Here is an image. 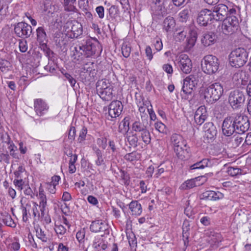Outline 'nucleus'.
Segmentation results:
<instances>
[{
    "label": "nucleus",
    "mask_w": 251,
    "mask_h": 251,
    "mask_svg": "<svg viewBox=\"0 0 251 251\" xmlns=\"http://www.w3.org/2000/svg\"><path fill=\"white\" fill-rule=\"evenodd\" d=\"M111 86L109 83H107L105 80H99L97 83L96 85V90L97 92H99V90H101V91L104 90L108 87H110Z\"/></svg>",
    "instance_id": "obj_43"
},
{
    "label": "nucleus",
    "mask_w": 251,
    "mask_h": 251,
    "mask_svg": "<svg viewBox=\"0 0 251 251\" xmlns=\"http://www.w3.org/2000/svg\"><path fill=\"white\" fill-rule=\"evenodd\" d=\"M175 24L174 18L168 16L165 18L163 22L164 29L166 31H170L174 27Z\"/></svg>",
    "instance_id": "obj_36"
},
{
    "label": "nucleus",
    "mask_w": 251,
    "mask_h": 251,
    "mask_svg": "<svg viewBox=\"0 0 251 251\" xmlns=\"http://www.w3.org/2000/svg\"><path fill=\"white\" fill-rule=\"evenodd\" d=\"M242 134H238L237 136L234 135L233 137L234 140V145L238 146L241 143L243 142L244 137L241 136Z\"/></svg>",
    "instance_id": "obj_59"
},
{
    "label": "nucleus",
    "mask_w": 251,
    "mask_h": 251,
    "mask_svg": "<svg viewBox=\"0 0 251 251\" xmlns=\"http://www.w3.org/2000/svg\"><path fill=\"white\" fill-rule=\"evenodd\" d=\"M223 92L222 84L219 82H214L205 89L204 98L207 102L213 103L220 99Z\"/></svg>",
    "instance_id": "obj_3"
},
{
    "label": "nucleus",
    "mask_w": 251,
    "mask_h": 251,
    "mask_svg": "<svg viewBox=\"0 0 251 251\" xmlns=\"http://www.w3.org/2000/svg\"><path fill=\"white\" fill-rule=\"evenodd\" d=\"M66 31L68 33L71 31L70 37L77 38L82 34V26L80 23L77 21H68L64 26Z\"/></svg>",
    "instance_id": "obj_11"
},
{
    "label": "nucleus",
    "mask_w": 251,
    "mask_h": 251,
    "mask_svg": "<svg viewBox=\"0 0 251 251\" xmlns=\"http://www.w3.org/2000/svg\"><path fill=\"white\" fill-rule=\"evenodd\" d=\"M203 131L204 137L210 140H213L217 133L216 127L212 122L206 123L204 125Z\"/></svg>",
    "instance_id": "obj_17"
},
{
    "label": "nucleus",
    "mask_w": 251,
    "mask_h": 251,
    "mask_svg": "<svg viewBox=\"0 0 251 251\" xmlns=\"http://www.w3.org/2000/svg\"><path fill=\"white\" fill-rule=\"evenodd\" d=\"M203 197L208 200L216 201L224 198V195L219 191H207L203 193Z\"/></svg>",
    "instance_id": "obj_26"
},
{
    "label": "nucleus",
    "mask_w": 251,
    "mask_h": 251,
    "mask_svg": "<svg viewBox=\"0 0 251 251\" xmlns=\"http://www.w3.org/2000/svg\"><path fill=\"white\" fill-rule=\"evenodd\" d=\"M153 45L157 51H160L163 48V44L161 39L159 38H155L154 41Z\"/></svg>",
    "instance_id": "obj_54"
},
{
    "label": "nucleus",
    "mask_w": 251,
    "mask_h": 251,
    "mask_svg": "<svg viewBox=\"0 0 251 251\" xmlns=\"http://www.w3.org/2000/svg\"><path fill=\"white\" fill-rule=\"evenodd\" d=\"M129 208L132 215H140L142 211L141 205L136 201H132L129 204Z\"/></svg>",
    "instance_id": "obj_33"
},
{
    "label": "nucleus",
    "mask_w": 251,
    "mask_h": 251,
    "mask_svg": "<svg viewBox=\"0 0 251 251\" xmlns=\"http://www.w3.org/2000/svg\"><path fill=\"white\" fill-rule=\"evenodd\" d=\"M75 2L76 0H64L63 5L64 10L67 12L77 13L78 10L74 5Z\"/></svg>",
    "instance_id": "obj_30"
},
{
    "label": "nucleus",
    "mask_w": 251,
    "mask_h": 251,
    "mask_svg": "<svg viewBox=\"0 0 251 251\" xmlns=\"http://www.w3.org/2000/svg\"><path fill=\"white\" fill-rule=\"evenodd\" d=\"M212 20H214V18L212 10L203 9L198 13L197 22L199 25L205 26Z\"/></svg>",
    "instance_id": "obj_13"
},
{
    "label": "nucleus",
    "mask_w": 251,
    "mask_h": 251,
    "mask_svg": "<svg viewBox=\"0 0 251 251\" xmlns=\"http://www.w3.org/2000/svg\"><path fill=\"white\" fill-rule=\"evenodd\" d=\"M97 143L99 146L104 150L107 147V139L105 137L100 138L97 139Z\"/></svg>",
    "instance_id": "obj_58"
},
{
    "label": "nucleus",
    "mask_w": 251,
    "mask_h": 251,
    "mask_svg": "<svg viewBox=\"0 0 251 251\" xmlns=\"http://www.w3.org/2000/svg\"><path fill=\"white\" fill-rule=\"evenodd\" d=\"M34 106L35 112L39 116H42L49 108L46 102L40 99L34 100Z\"/></svg>",
    "instance_id": "obj_19"
},
{
    "label": "nucleus",
    "mask_w": 251,
    "mask_h": 251,
    "mask_svg": "<svg viewBox=\"0 0 251 251\" xmlns=\"http://www.w3.org/2000/svg\"><path fill=\"white\" fill-rule=\"evenodd\" d=\"M149 124L148 121L144 120L134 122L132 125V129L136 132H139V137L146 144L151 142V137L148 129Z\"/></svg>",
    "instance_id": "obj_5"
},
{
    "label": "nucleus",
    "mask_w": 251,
    "mask_h": 251,
    "mask_svg": "<svg viewBox=\"0 0 251 251\" xmlns=\"http://www.w3.org/2000/svg\"><path fill=\"white\" fill-rule=\"evenodd\" d=\"M198 177L191 179L185 181L180 186V188L183 190H188L194 187L200 186V183L198 182Z\"/></svg>",
    "instance_id": "obj_31"
},
{
    "label": "nucleus",
    "mask_w": 251,
    "mask_h": 251,
    "mask_svg": "<svg viewBox=\"0 0 251 251\" xmlns=\"http://www.w3.org/2000/svg\"><path fill=\"white\" fill-rule=\"evenodd\" d=\"M186 35L187 31L183 30L176 33V39L179 41H182L185 38Z\"/></svg>",
    "instance_id": "obj_63"
},
{
    "label": "nucleus",
    "mask_w": 251,
    "mask_h": 251,
    "mask_svg": "<svg viewBox=\"0 0 251 251\" xmlns=\"http://www.w3.org/2000/svg\"><path fill=\"white\" fill-rule=\"evenodd\" d=\"M83 50L84 56L86 57H89L94 55L96 51L95 46L90 40H87L85 44H83Z\"/></svg>",
    "instance_id": "obj_25"
},
{
    "label": "nucleus",
    "mask_w": 251,
    "mask_h": 251,
    "mask_svg": "<svg viewBox=\"0 0 251 251\" xmlns=\"http://www.w3.org/2000/svg\"><path fill=\"white\" fill-rule=\"evenodd\" d=\"M71 57L73 60H79L84 56V51L83 50V44L81 43L76 45L75 47H72Z\"/></svg>",
    "instance_id": "obj_18"
},
{
    "label": "nucleus",
    "mask_w": 251,
    "mask_h": 251,
    "mask_svg": "<svg viewBox=\"0 0 251 251\" xmlns=\"http://www.w3.org/2000/svg\"><path fill=\"white\" fill-rule=\"evenodd\" d=\"M155 128L160 133H165L166 131V126L161 122L155 123Z\"/></svg>",
    "instance_id": "obj_52"
},
{
    "label": "nucleus",
    "mask_w": 251,
    "mask_h": 251,
    "mask_svg": "<svg viewBox=\"0 0 251 251\" xmlns=\"http://www.w3.org/2000/svg\"><path fill=\"white\" fill-rule=\"evenodd\" d=\"M87 133V129L86 127L83 126L79 132V135L77 139L78 142L81 143L83 142L86 139Z\"/></svg>",
    "instance_id": "obj_50"
},
{
    "label": "nucleus",
    "mask_w": 251,
    "mask_h": 251,
    "mask_svg": "<svg viewBox=\"0 0 251 251\" xmlns=\"http://www.w3.org/2000/svg\"><path fill=\"white\" fill-rule=\"evenodd\" d=\"M54 230L57 234L63 235L66 232V228L62 225H55Z\"/></svg>",
    "instance_id": "obj_55"
},
{
    "label": "nucleus",
    "mask_w": 251,
    "mask_h": 251,
    "mask_svg": "<svg viewBox=\"0 0 251 251\" xmlns=\"http://www.w3.org/2000/svg\"><path fill=\"white\" fill-rule=\"evenodd\" d=\"M233 9H236V8L228 7L225 4L219 3L212 8V12L214 20L216 21H223L229 15L230 11Z\"/></svg>",
    "instance_id": "obj_9"
},
{
    "label": "nucleus",
    "mask_w": 251,
    "mask_h": 251,
    "mask_svg": "<svg viewBox=\"0 0 251 251\" xmlns=\"http://www.w3.org/2000/svg\"><path fill=\"white\" fill-rule=\"evenodd\" d=\"M131 52V48L126 44H123L122 47V53L123 55L127 58L129 56Z\"/></svg>",
    "instance_id": "obj_48"
},
{
    "label": "nucleus",
    "mask_w": 251,
    "mask_h": 251,
    "mask_svg": "<svg viewBox=\"0 0 251 251\" xmlns=\"http://www.w3.org/2000/svg\"><path fill=\"white\" fill-rule=\"evenodd\" d=\"M177 64L181 71L184 74H189L192 71V61L187 54H181L179 56Z\"/></svg>",
    "instance_id": "obj_12"
},
{
    "label": "nucleus",
    "mask_w": 251,
    "mask_h": 251,
    "mask_svg": "<svg viewBox=\"0 0 251 251\" xmlns=\"http://www.w3.org/2000/svg\"><path fill=\"white\" fill-rule=\"evenodd\" d=\"M64 75V76L65 77V78H66V79H67L69 82H70L71 85L74 87L75 84V83H76V80L75 78H74L73 77V76L70 75L69 74V73H62Z\"/></svg>",
    "instance_id": "obj_61"
},
{
    "label": "nucleus",
    "mask_w": 251,
    "mask_h": 251,
    "mask_svg": "<svg viewBox=\"0 0 251 251\" xmlns=\"http://www.w3.org/2000/svg\"><path fill=\"white\" fill-rule=\"evenodd\" d=\"M123 109V105L119 100L112 101L108 106V114L112 118L118 117Z\"/></svg>",
    "instance_id": "obj_15"
},
{
    "label": "nucleus",
    "mask_w": 251,
    "mask_h": 251,
    "mask_svg": "<svg viewBox=\"0 0 251 251\" xmlns=\"http://www.w3.org/2000/svg\"><path fill=\"white\" fill-rule=\"evenodd\" d=\"M127 141L129 144L133 147H136L138 146V142L139 140L137 134H133L127 137Z\"/></svg>",
    "instance_id": "obj_45"
},
{
    "label": "nucleus",
    "mask_w": 251,
    "mask_h": 251,
    "mask_svg": "<svg viewBox=\"0 0 251 251\" xmlns=\"http://www.w3.org/2000/svg\"><path fill=\"white\" fill-rule=\"evenodd\" d=\"M216 41V35L212 32L204 33L201 37V43L204 47L213 45Z\"/></svg>",
    "instance_id": "obj_21"
},
{
    "label": "nucleus",
    "mask_w": 251,
    "mask_h": 251,
    "mask_svg": "<svg viewBox=\"0 0 251 251\" xmlns=\"http://www.w3.org/2000/svg\"><path fill=\"white\" fill-rule=\"evenodd\" d=\"M14 184L18 188L19 190L21 191L23 189L25 185V181L22 178H15L13 181Z\"/></svg>",
    "instance_id": "obj_51"
},
{
    "label": "nucleus",
    "mask_w": 251,
    "mask_h": 251,
    "mask_svg": "<svg viewBox=\"0 0 251 251\" xmlns=\"http://www.w3.org/2000/svg\"><path fill=\"white\" fill-rule=\"evenodd\" d=\"M210 164L211 162L209 159L204 158L191 165L190 168L191 170L203 169L205 167H209L211 165Z\"/></svg>",
    "instance_id": "obj_29"
},
{
    "label": "nucleus",
    "mask_w": 251,
    "mask_h": 251,
    "mask_svg": "<svg viewBox=\"0 0 251 251\" xmlns=\"http://www.w3.org/2000/svg\"><path fill=\"white\" fill-rule=\"evenodd\" d=\"M133 62L134 64L136 66H139L141 65V60L139 58V53L138 51L135 52L132 54Z\"/></svg>",
    "instance_id": "obj_57"
},
{
    "label": "nucleus",
    "mask_w": 251,
    "mask_h": 251,
    "mask_svg": "<svg viewBox=\"0 0 251 251\" xmlns=\"http://www.w3.org/2000/svg\"><path fill=\"white\" fill-rule=\"evenodd\" d=\"M195 87L191 84L189 82L184 79L183 85L182 88V91L186 95L191 94L193 90Z\"/></svg>",
    "instance_id": "obj_38"
},
{
    "label": "nucleus",
    "mask_w": 251,
    "mask_h": 251,
    "mask_svg": "<svg viewBox=\"0 0 251 251\" xmlns=\"http://www.w3.org/2000/svg\"><path fill=\"white\" fill-rule=\"evenodd\" d=\"M120 176L122 179L125 185L129 184L130 181V176L129 174L126 171L123 170L120 171Z\"/></svg>",
    "instance_id": "obj_49"
},
{
    "label": "nucleus",
    "mask_w": 251,
    "mask_h": 251,
    "mask_svg": "<svg viewBox=\"0 0 251 251\" xmlns=\"http://www.w3.org/2000/svg\"><path fill=\"white\" fill-rule=\"evenodd\" d=\"M223 238L219 233L211 232L208 242L212 245L217 246L222 241Z\"/></svg>",
    "instance_id": "obj_35"
},
{
    "label": "nucleus",
    "mask_w": 251,
    "mask_h": 251,
    "mask_svg": "<svg viewBox=\"0 0 251 251\" xmlns=\"http://www.w3.org/2000/svg\"><path fill=\"white\" fill-rule=\"evenodd\" d=\"M189 17V11L187 9H185L180 11L178 14L179 20L181 22H186Z\"/></svg>",
    "instance_id": "obj_44"
},
{
    "label": "nucleus",
    "mask_w": 251,
    "mask_h": 251,
    "mask_svg": "<svg viewBox=\"0 0 251 251\" xmlns=\"http://www.w3.org/2000/svg\"><path fill=\"white\" fill-rule=\"evenodd\" d=\"M25 171V168L22 166H20L17 170L14 172L16 178H22V174Z\"/></svg>",
    "instance_id": "obj_60"
},
{
    "label": "nucleus",
    "mask_w": 251,
    "mask_h": 251,
    "mask_svg": "<svg viewBox=\"0 0 251 251\" xmlns=\"http://www.w3.org/2000/svg\"><path fill=\"white\" fill-rule=\"evenodd\" d=\"M227 172L229 175L232 176H235L241 174V170L238 168L229 167L227 169Z\"/></svg>",
    "instance_id": "obj_47"
},
{
    "label": "nucleus",
    "mask_w": 251,
    "mask_h": 251,
    "mask_svg": "<svg viewBox=\"0 0 251 251\" xmlns=\"http://www.w3.org/2000/svg\"><path fill=\"white\" fill-rule=\"evenodd\" d=\"M2 222L7 226L11 227H14L16 226V224L12 219L11 216L8 214L3 217Z\"/></svg>",
    "instance_id": "obj_41"
},
{
    "label": "nucleus",
    "mask_w": 251,
    "mask_h": 251,
    "mask_svg": "<svg viewBox=\"0 0 251 251\" xmlns=\"http://www.w3.org/2000/svg\"><path fill=\"white\" fill-rule=\"evenodd\" d=\"M129 117H125L120 123L118 131L122 133H126L129 129Z\"/></svg>",
    "instance_id": "obj_34"
},
{
    "label": "nucleus",
    "mask_w": 251,
    "mask_h": 251,
    "mask_svg": "<svg viewBox=\"0 0 251 251\" xmlns=\"http://www.w3.org/2000/svg\"><path fill=\"white\" fill-rule=\"evenodd\" d=\"M36 234L37 237L44 242H47L48 237L44 231H43L40 227L36 228Z\"/></svg>",
    "instance_id": "obj_42"
},
{
    "label": "nucleus",
    "mask_w": 251,
    "mask_h": 251,
    "mask_svg": "<svg viewBox=\"0 0 251 251\" xmlns=\"http://www.w3.org/2000/svg\"><path fill=\"white\" fill-rule=\"evenodd\" d=\"M10 63L5 59L0 58V70L3 73H6L10 70Z\"/></svg>",
    "instance_id": "obj_40"
},
{
    "label": "nucleus",
    "mask_w": 251,
    "mask_h": 251,
    "mask_svg": "<svg viewBox=\"0 0 251 251\" xmlns=\"http://www.w3.org/2000/svg\"><path fill=\"white\" fill-rule=\"evenodd\" d=\"M197 38V33L195 30H191L190 36L187 39L186 49L190 50L195 45Z\"/></svg>",
    "instance_id": "obj_32"
},
{
    "label": "nucleus",
    "mask_w": 251,
    "mask_h": 251,
    "mask_svg": "<svg viewBox=\"0 0 251 251\" xmlns=\"http://www.w3.org/2000/svg\"><path fill=\"white\" fill-rule=\"evenodd\" d=\"M145 53L148 59L151 61L153 58V53L151 48L150 46H147L145 49Z\"/></svg>",
    "instance_id": "obj_64"
},
{
    "label": "nucleus",
    "mask_w": 251,
    "mask_h": 251,
    "mask_svg": "<svg viewBox=\"0 0 251 251\" xmlns=\"http://www.w3.org/2000/svg\"><path fill=\"white\" fill-rule=\"evenodd\" d=\"M172 168L171 163L169 161L163 162L158 166L154 176L158 178L163 173L170 172Z\"/></svg>",
    "instance_id": "obj_24"
},
{
    "label": "nucleus",
    "mask_w": 251,
    "mask_h": 251,
    "mask_svg": "<svg viewBox=\"0 0 251 251\" xmlns=\"http://www.w3.org/2000/svg\"><path fill=\"white\" fill-rule=\"evenodd\" d=\"M171 143L177 157L181 159H185L189 156V150L186 148V143L182 136L174 133L171 137Z\"/></svg>",
    "instance_id": "obj_1"
},
{
    "label": "nucleus",
    "mask_w": 251,
    "mask_h": 251,
    "mask_svg": "<svg viewBox=\"0 0 251 251\" xmlns=\"http://www.w3.org/2000/svg\"><path fill=\"white\" fill-rule=\"evenodd\" d=\"M202 61L201 67L203 72L207 74H213L216 73L219 68L218 59L214 55H207L204 57Z\"/></svg>",
    "instance_id": "obj_6"
},
{
    "label": "nucleus",
    "mask_w": 251,
    "mask_h": 251,
    "mask_svg": "<svg viewBox=\"0 0 251 251\" xmlns=\"http://www.w3.org/2000/svg\"><path fill=\"white\" fill-rule=\"evenodd\" d=\"M90 229L94 232L106 231L108 229V225L101 221H95L92 223Z\"/></svg>",
    "instance_id": "obj_20"
},
{
    "label": "nucleus",
    "mask_w": 251,
    "mask_h": 251,
    "mask_svg": "<svg viewBox=\"0 0 251 251\" xmlns=\"http://www.w3.org/2000/svg\"><path fill=\"white\" fill-rule=\"evenodd\" d=\"M208 116L206 108L205 106H200L196 110L194 115V119L196 123L198 125H201L206 120Z\"/></svg>",
    "instance_id": "obj_16"
},
{
    "label": "nucleus",
    "mask_w": 251,
    "mask_h": 251,
    "mask_svg": "<svg viewBox=\"0 0 251 251\" xmlns=\"http://www.w3.org/2000/svg\"><path fill=\"white\" fill-rule=\"evenodd\" d=\"M243 76H245V72L243 71H238L233 76V79L235 80L239 81L241 80V83L243 84Z\"/></svg>",
    "instance_id": "obj_53"
},
{
    "label": "nucleus",
    "mask_w": 251,
    "mask_h": 251,
    "mask_svg": "<svg viewBox=\"0 0 251 251\" xmlns=\"http://www.w3.org/2000/svg\"><path fill=\"white\" fill-rule=\"evenodd\" d=\"M232 115L226 118L222 124V132L226 136H230L236 132V128L233 123Z\"/></svg>",
    "instance_id": "obj_14"
},
{
    "label": "nucleus",
    "mask_w": 251,
    "mask_h": 251,
    "mask_svg": "<svg viewBox=\"0 0 251 251\" xmlns=\"http://www.w3.org/2000/svg\"><path fill=\"white\" fill-rule=\"evenodd\" d=\"M139 157V154L135 151L127 153L124 157L125 160L130 162L136 160L138 159Z\"/></svg>",
    "instance_id": "obj_46"
},
{
    "label": "nucleus",
    "mask_w": 251,
    "mask_h": 251,
    "mask_svg": "<svg viewBox=\"0 0 251 251\" xmlns=\"http://www.w3.org/2000/svg\"><path fill=\"white\" fill-rule=\"evenodd\" d=\"M85 230L84 228L80 229L76 233V238L79 242L83 241V239L85 237Z\"/></svg>",
    "instance_id": "obj_62"
},
{
    "label": "nucleus",
    "mask_w": 251,
    "mask_h": 251,
    "mask_svg": "<svg viewBox=\"0 0 251 251\" xmlns=\"http://www.w3.org/2000/svg\"><path fill=\"white\" fill-rule=\"evenodd\" d=\"M248 54L244 48H238L232 50L229 56V61L231 66L240 68L247 61Z\"/></svg>",
    "instance_id": "obj_4"
},
{
    "label": "nucleus",
    "mask_w": 251,
    "mask_h": 251,
    "mask_svg": "<svg viewBox=\"0 0 251 251\" xmlns=\"http://www.w3.org/2000/svg\"><path fill=\"white\" fill-rule=\"evenodd\" d=\"M232 117L236 133L243 134L249 130L250 123L248 116L238 113L232 115Z\"/></svg>",
    "instance_id": "obj_7"
},
{
    "label": "nucleus",
    "mask_w": 251,
    "mask_h": 251,
    "mask_svg": "<svg viewBox=\"0 0 251 251\" xmlns=\"http://www.w3.org/2000/svg\"><path fill=\"white\" fill-rule=\"evenodd\" d=\"M239 14L236 9L230 11L229 15L223 20L222 30L226 35L231 34L236 32L239 27Z\"/></svg>",
    "instance_id": "obj_2"
},
{
    "label": "nucleus",
    "mask_w": 251,
    "mask_h": 251,
    "mask_svg": "<svg viewBox=\"0 0 251 251\" xmlns=\"http://www.w3.org/2000/svg\"><path fill=\"white\" fill-rule=\"evenodd\" d=\"M14 29L16 36L23 39L29 37L32 32L31 25L23 22L15 24Z\"/></svg>",
    "instance_id": "obj_10"
},
{
    "label": "nucleus",
    "mask_w": 251,
    "mask_h": 251,
    "mask_svg": "<svg viewBox=\"0 0 251 251\" xmlns=\"http://www.w3.org/2000/svg\"><path fill=\"white\" fill-rule=\"evenodd\" d=\"M185 80L189 82L192 85L195 87L199 82V74L198 73H194L187 76Z\"/></svg>",
    "instance_id": "obj_39"
},
{
    "label": "nucleus",
    "mask_w": 251,
    "mask_h": 251,
    "mask_svg": "<svg viewBox=\"0 0 251 251\" xmlns=\"http://www.w3.org/2000/svg\"><path fill=\"white\" fill-rule=\"evenodd\" d=\"M173 5L172 3V5H170V3H168L167 6H165L162 3L161 5L158 6L157 9L155 10L154 13V15L157 16L158 19H160L167 13L171 12V10L173 8Z\"/></svg>",
    "instance_id": "obj_22"
},
{
    "label": "nucleus",
    "mask_w": 251,
    "mask_h": 251,
    "mask_svg": "<svg viewBox=\"0 0 251 251\" xmlns=\"http://www.w3.org/2000/svg\"><path fill=\"white\" fill-rule=\"evenodd\" d=\"M94 150H95V152L97 157V159L95 161L96 165L98 166H100L102 165H104L105 163L103 158L101 151L97 148H95Z\"/></svg>",
    "instance_id": "obj_37"
},
{
    "label": "nucleus",
    "mask_w": 251,
    "mask_h": 251,
    "mask_svg": "<svg viewBox=\"0 0 251 251\" xmlns=\"http://www.w3.org/2000/svg\"><path fill=\"white\" fill-rule=\"evenodd\" d=\"M246 96L243 92L236 89L231 91L228 96V102L234 109L240 108L244 104Z\"/></svg>",
    "instance_id": "obj_8"
},
{
    "label": "nucleus",
    "mask_w": 251,
    "mask_h": 251,
    "mask_svg": "<svg viewBox=\"0 0 251 251\" xmlns=\"http://www.w3.org/2000/svg\"><path fill=\"white\" fill-rule=\"evenodd\" d=\"M37 41L39 43L40 45L44 47H47V42L48 41L47 34L45 29L43 27H38L36 29Z\"/></svg>",
    "instance_id": "obj_23"
},
{
    "label": "nucleus",
    "mask_w": 251,
    "mask_h": 251,
    "mask_svg": "<svg viewBox=\"0 0 251 251\" xmlns=\"http://www.w3.org/2000/svg\"><path fill=\"white\" fill-rule=\"evenodd\" d=\"M39 199L40 200L39 207H40V211L41 212V216H43L44 215V211L47 206V198L44 191L42 188H39Z\"/></svg>",
    "instance_id": "obj_27"
},
{
    "label": "nucleus",
    "mask_w": 251,
    "mask_h": 251,
    "mask_svg": "<svg viewBox=\"0 0 251 251\" xmlns=\"http://www.w3.org/2000/svg\"><path fill=\"white\" fill-rule=\"evenodd\" d=\"M112 87H108V88L101 91L99 90V92L97 93L100 97L104 100H110L113 98Z\"/></svg>",
    "instance_id": "obj_28"
},
{
    "label": "nucleus",
    "mask_w": 251,
    "mask_h": 251,
    "mask_svg": "<svg viewBox=\"0 0 251 251\" xmlns=\"http://www.w3.org/2000/svg\"><path fill=\"white\" fill-rule=\"evenodd\" d=\"M19 49L22 52H25L27 51V43L26 40H20L19 41Z\"/></svg>",
    "instance_id": "obj_56"
}]
</instances>
